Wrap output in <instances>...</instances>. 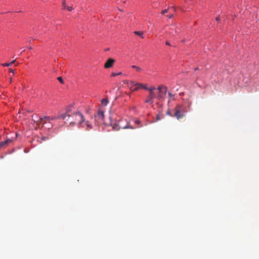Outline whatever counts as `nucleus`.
<instances>
[{"instance_id": "nucleus-1", "label": "nucleus", "mask_w": 259, "mask_h": 259, "mask_svg": "<svg viewBox=\"0 0 259 259\" xmlns=\"http://www.w3.org/2000/svg\"><path fill=\"white\" fill-rule=\"evenodd\" d=\"M65 122L69 121L70 125L81 124L83 121L82 115L78 111L72 112L69 108L67 109L65 114L60 115Z\"/></svg>"}, {"instance_id": "nucleus-6", "label": "nucleus", "mask_w": 259, "mask_h": 259, "mask_svg": "<svg viewBox=\"0 0 259 259\" xmlns=\"http://www.w3.org/2000/svg\"><path fill=\"white\" fill-rule=\"evenodd\" d=\"M157 90L159 91L158 94L157 95L156 99L160 100L162 98V96L161 95V92H162V90H164V94H166L167 92V88L163 85H160L158 87Z\"/></svg>"}, {"instance_id": "nucleus-27", "label": "nucleus", "mask_w": 259, "mask_h": 259, "mask_svg": "<svg viewBox=\"0 0 259 259\" xmlns=\"http://www.w3.org/2000/svg\"><path fill=\"white\" fill-rule=\"evenodd\" d=\"M9 71L10 72L14 73V70H13L12 69H11V68L9 69Z\"/></svg>"}, {"instance_id": "nucleus-30", "label": "nucleus", "mask_w": 259, "mask_h": 259, "mask_svg": "<svg viewBox=\"0 0 259 259\" xmlns=\"http://www.w3.org/2000/svg\"><path fill=\"white\" fill-rule=\"evenodd\" d=\"M166 45H167V46H170V45L168 41H166Z\"/></svg>"}, {"instance_id": "nucleus-23", "label": "nucleus", "mask_w": 259, "mask_h": 259, "mask_svg": "<svg viewBox=\"0 0 259 259\" xmlns=\"http://www.w3.org/2000/svg\"><path fill=\"white\" fill-rule=\"evenodd\" d=\"M173 14H170V15H167V17L169 18V19H171L173 17Z\"/></svg>"}, {"instance_id": "nucleus-26", "label": "nucleus", "mask_w": 259, "mask_h": 259, "mask_svg": "<svg viewBox=\"0 0 259 259\" xmlns=\"http://www.w3.org/2000/svg\"><path fill=\"white\" fill-rule=\"evenodd\" d=\"M41 139H42V140H43V141H46V140L47 139V137H42L41 138Z\"/></svg>"}, {"instance_id": "nucleus-31", "label": "nucleus", "mask_w": 259, "mask_h": 259, "mask_svg": "<svg viewBox=\"0 0 259 259\" xmlns=\"http://www.w3.org/2000/svg\"><path fill=\"white\" fill-rule=\"evenodd\" d=\"M135 86H136V87H137V85H134L133 86L132 89H133L135 88Z\"/></svg>"}, {"instance_id": "nucleus-12", "label": "nucleus", "mask_w": 259, "mask_h": 259, "mask_svg": "<svg viewBox=\"0 0 259 259\" xmlns=\"http://www.w3.org/2000/svg\"><path fill=\"white\" fill-rule=\"evenodd\" d=\"M108 103V100L107 98L103 99L101 100V103L99 108L104 109V107L107 106Z\"/></svg>"}, {"instance_id": "nucleus-25", "label": "nucleus", "mask_w": 259, "mask_h": 259, "mask_svg": "<svg viewBox=\"0 0 259 259\" xmlns=\"http://www.w3.org/2000/svg\"><path fill=\"white\" fill-rule=\"evenodd\" d=\"M168 96L170 98H172L173 97V95L171 93H168Z\"/></svg>"}, {"instance_id": "nucleus-33", "label": "nucleus", "mask_w": 259, "mask_h": 259, "mask_svg": "<svg viewBox=\"0 0 259 259\" xmlns=\"http://www.w3.org/2000/svg\"><path fill=\"white\" fill-rule=\"evenodd\" d=\"M32 49V48L31 47H30L29 48V50H31Z\"/></svg>"}, {"instance_id": "nucleus-36", "label": "nucleus", "mask_w": 259, "mask_h": 259, "mask_svg": "<svg viewBox=\"0 0 259 259\" xmlns=\"http://www.w3.org/2000/svg\"><path fill=\"white\" fill-rule=\"evenodd\" d=\"M168 114H170L169 112H167V113Z\"/></svg>"}, {"instance_id": "nucleus-14", "label": "nucleus", "mask_w": 259, "mask_h": 259, "mask_svg": "<svg viewBox=\"0 0 259 259\" xmlns=\"http://www.w3.org/2000/svg\"><path fill=\"white\" fill-rule=\"evenodd\" d=\"M16 60H14L12 61H11L10 63H2L1 64V65L4 67H9L11 66L12 64H13L15 62Z\"/></svg>"}, {"instance_id": "nucleus-11", "label": "nucleus", "mask_w": 259, "mask_h": 259, "mask_svg": "<svg viewBox=\"0 0 259 259\" xmlns=\"http://www.w3.org/2000/svg\"><path fill=\"white\" fill-rule=\"evenodd\" d=\"M60 118H61L60 116H57H57H44V119H46V120H47V122H49V123H51V121L54 119H56Z\"/></svg>"}, {"instance_id": "nucleus-3", "label": "nucleus", "mask_w": 259, "mask_h": 259, "mask_svg": "<svg viewBox=\"0 0 259 259\" xmlns=\"http://www.w3.org/2000/svg\"><path fill=\"white\" fill-rule=\"evenodd\" d=\"M104 109L99 108L98 112L95 114V120L96 122H100L104 120Z\"/></svg>"}, {"instance_id": "nucleus-7", "label": "nucleus", "mask_w": 259, "mask_h": 259, "mask_svg": "<svg viewBox=\"0 0 259 259\" xmlns=\"http://www.w3.org/2000/svg\"><path fill=\"white\" fill-rule=\"evenodd\" d=\"M33 116H32V119L34 120L35 122H36V125L40 126H41V127H43L44 124L47 123V120L44 119V117H40L38 120H35Z\"/></svg>"}, {"instance_id": "nucleus-35", "label": "nucleus", "mask_w": 259, "mask_h": 259, "mask_svg": "<svg viewBox=\"0 0 259 259\" xmlns=\"http://www.w3.org/2000/svg\"><path fill=\"white\" fill-rule=\"evenodd\" d=\"M10 82H11V81H12V79H11V78L10 79Z\"/></svg>"}, {"instance_id": "nucleus-28", "label": "nucleus", "mask_w": 259, "mask_h": 259, "mask_svg": "<svg viewBox=\"0 0 259 259\" xmlns=\"http://www.w3.org/2000/svg\"><path fill=\"white\" fill-rule=\"evenodd\" d=\"M124 83H126V84H128V80H125V81H124Z\"/></svg>"}, {"instance_id": "nucleus-4", "label": "nucleus", "mask_w": 259, "mask_h": 259, "mask_svg": "<svg viewBox=\"0 0 259 259\" xmlns=\"http://www.w3.org/2000/svg\"><path fill=\"white\" fill-rule=\"evenodd\" d=\"M118 125L120 130L129 128H133L132 127L130 126L129 123L124 119H121L118 121Z\"/></svg>"}, {"instance_id": "nucleus-29", "label": "nucleus", "mask_w": 259, "mask_h": 259, "mask_svg": "<svg viewBox=\"0 0 259 259\" xmlns=\"http://www.w3.org/2000/svg\"><path fill=\"white\" fill-rule=\"evenodd\" d=\"M164 90H162V92H161V95L163 96V95H164Z\"/></svg>"}, {"instance_id": "nucleus-10", "label": "nucleus", "mask_w": 259, "mask_h": 259, "mask_svg": "<svg viewBox=\"0 0 259 259\" xmlns=\"http://www.w3.org/2000/svg\"><path fill=\"white\" fill-rule=\"evenodd\" d=\"M12 142V139H7L5 141L0 142V150L3 148L7 147L9 145V144Z\"/></svg>"}, {"instance_id": "nucleus-13", "label": "nucleus", "mask_w": 259, "mask_h": 259, "mask_svg": "<svg viewBox=\"0 0 259 259\" xmlns=\"http://www.w3.org/2000/svg\"><path fill=\"white\" fill-rule=\"evenodd\" d=\"M62 6L63 9H66L69 11H71L73 10V8L71 6H67L65 5V1L63 2Z\"/></svg>"}, {"instance_id": "nucleus-5", "label": "nucleus", "mask_w": 259, "mask_h": 259, "mask_svg": "<svg viewBox=\"0 0 259 259\" xmlns=\"http://www.w3.org/2000/svg\"><path fill=\"white\" fill-rule=\"evenodd\" d=\"M181 107L180 105H177L175 108V112L174 116L178 119H180L184 116V114L181 112Z\"/></svg>"}, {"instance_id": "nucleus-22", "label": "nucleus", "mask_w": 259, "mask_h": 259, "mask_svg": "<svg viewBox=\"0 0 259 259\" xmlns=\"http://www.w3.org/2000/svg\"><path fill=\"white\" fill-rule=\"evenodd\" d=\"M168 11V9H165L161 12V14L164 15Z\"/></svg>"}, {"instance_id": "nucleus-2", "label": "nucleus", "mask_w": 259, "mask_h": 259, "mask_svg": "<svg viewBox=\"0 0 259 259\" xmlns=\"http://www.w3.org/2000/svg\"><path fill=\"white\" fill-rule=\"evenodd\" d=\"M128 87L132 91H137L140 88H142L145 90H148V88L146 87L144 84L142 83H136L133 81L130 82Z\"/></svg>"}, {"instance_id": "nucleus-8", "label": "nucleus", "mask_w": 259, "mask_h": 259, "mask_svg": "<svg viewBox=\"0 0 259 259\" xmlns=\"http://www.w3.org/2000/svg\"><path fill=\"white\" fill-rule=\"evenodd\" d=\"M157 96L155 95V93H149V96L148 97V98L145 100V103L152 104L153 103V100L154 98H156Z\"/></svg>"}, {"instance_id": "nucleus-19", "label": "nucleus", "mask_w": 259, "mask_h": 259, "mask_svg": "<svg viewBox=\"0 0 259 259\" xmlns=\"http://www.w3.org/2000/svg\"><path fill=\"white\" fill-rule=\"evenodd\" d=\"M121 74H122V72H119L118 73L113 72L111 74V77H115L116 76L119 75H121Z\"/></svg>"}, {"instance_id": "nucleus-24", "label": "nucleus", "mask_w": 259, "mask_h": 259, "mask_svg": "<svg viewBox=\"0 0 259 259\" xmlns=\"http://www.w3.org/2000/svg\"><path fill=\"white\" fill-rule=\"evenodd\" d=\"M161 119L159 115H157L156 116V120L158 121Z\"/></svg>"}, {"instance_id": "nucleus-34", "label": "nucleus", "mask_w": 259, "mask_h": 259, "mask_svg": "<svg viewBox=\"0 0 259 259\" xmlns=\"http://www.w3.org/2000/svg\"><path fill=\"white\" fill-rule=\"evenodd\" d=\"M198 68H196L195 69V70H198Z\"/></svg>"}, {"instance_id": "nucleus-18", "label": "nucleus", "mask_w": 259, "mask_h": 259, "mask_svg": "<svg viewBox=\"0 0 259 259\" xmlns=\"http://www.w3.org/2000/svg\"><path fill=\"white\" fill-rule=\"evenodd\" d=\"M132 67L133 68H134V69H136V70L138 71V72H141L142 71V69L140 67H138V66H135V65H133L132 66Z\"/></svg>"}, {"instance_id": "nucleus-32", "label": "nucleus", "mask_w": 259, "mask_h": 259, "mask_svg": "<svg viewBox=\"0 0 259 259\" xmlns=\"http://www.w3.org/2000/svg\"><path fill=\"white\" fill-rule=\"evenodd\" d=\"M216 20H217V21H219L220 19H219V17H217V18H216Z\"/></svg>"}, {"instance_id": "nucleus-9", "label": "nucleus", "mask_w": 259, "mask_h": 259, "mask_svg": "<svg viewBox=\"0 0 259 259\" xmlns=\"http://www.w3.org/2000/svg\"><path fill=\"white\" fill-rule=\"evenodd\" d=\"M115 60L112 58H109L104 64L105 68H109L113 65Z\"/></svg>"}, {"instance_id": "nucleus-16", "label": "nucleus", "mask_w": 259, "mask_h": 259, "mask_svg": "<svg viewBox=\"0 0 259 259\" xmlns=\"http://www.w3.org/2000/svg\"><path fill=\"white\" fill-rule=\"evenodd\" d=\"M84 125H85L87 130L92 128V125L88 121L85 122L84 124L83 125V126L84 127Z\"/></svg>"}, {"instance_id": "nucleus-20", "label": "nucleus", "mask_w": 259, "mask_h": 259, "mask_svg": "<svg viewBox=\"0 0 259 259\" xmlns=\"http://www.w3.org/2000/svg\"><path fill=\"white\" fill-rule=\"evenodd\" d=\"M156 90V88L154 87L148 88V91H149V93H154V91Z\"/></svg>"}, {"instance_id": "nucleus-21", "label": "nucleus", "mask_w": 259, "mask_h": 259, "mask_svg": "<svg viewBox=\"0 0 259 259\" xmlns=\"http://www.w3.org/2000/svg\"><path fill=\"white\" fill-rule=\"evenodd\" d=\"M57 79L62 83V84H63L64 83V81L63 80V78L62 77H58L57 78Z\"/></svg>"}, {"instance_id": "nucleus-15", "label": "nucleus", "mask_w": 259, "mask_h": 259, "mask_svg": "<svg viewBox=\"0 0 259 259\" xmlns=\"http://www.w3.org/2000/svg\"><path fill=\"white\" fill-rule=\"evenodd\" d=\"M112 128L114 130H115V131H118L119 130V125H118V121L117 122H116V123H113L112 124Z\"/></svg>"}, {"instance_id": "nucleus-17", "label": "nucleus", "mask_w": 259, "mask_h": 259, "mask_svg": "<svg viewBox=\"0 0 259 259\" xmlns=\"http://www.w3.org/2000/svg\"><path fill=\"white\" fill-rule=\"evenodd\" d=\"M134 33L136 35H137L140 36L141 37H142L143 38H144V36H143V33H144L143 32L135 31H134Z\"/></svg>"}]
</instances>
